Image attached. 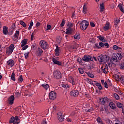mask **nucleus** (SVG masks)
Returning <instances> with one entry per match:
<instances>
[{"mask_svg": "<svg viewBox=\"0 0 124 124\" xmlns=\"http://www.w3.org/2000/svg\"><path fill=\"white\" fill-rule=\"evenodd\" d=\"M80 29L82 30V31H86L87 30V28L89 27V22L86 20H83L80 23Z\"/></svg>", "mask_w": 124, "mask_h": 124, "instance_id": "f257e3e1", "label": "nucleus"}, {"mask_svg": "<svg viewBox=\"0 0 124 124\" xmlns=\"http://www.w3.org/2000/svg\"><path fill=\"white\" fill-rule=\"evenodd\" d=\"M14 48H15V47L14 46V45H13V44H11L9 47H7L6 54L8 56H10V55H11V54H12V52L14 50Z\"/></svg>", "mask_w": 124, "mask_h": 124, "instance_id": "f03ea898", "label": "nucleus"}, {"mask_svg": "<svg viewBox=\"0 0 124 124\" xmlns=\"http://www.w3.org/2000/svg\"><path fill=\"white\" fill-rule=\"evenodd\" d=\"M39 45L41 46V48L43 49V50H45V49H48V48H49V44H48L47 42H45L43 40L40 41Z\"/></svg>", "mask_w": 124, "mask_h": 124, "instance_id": "7ed1b4c3", "label": "nucleus"}, {"mask_svg": "<svg viewBox=\"0 0 124 124\" xmlns=\"http://www.w3.org/2000/svg\"><path fill=\"white\" fill-rule=\"evenodd\" d=\"M82 61L84 62H93V58L92 56L89 55H85L82 57Z\"/></svg>", "mask_w": 124, "mask_h": 124, "instance_id": "20e7f679", "label": "nucleus"}, {"mask_svg": "<svg viewBox=\"0 0 124 124\" xmlns=\"http://www.w3.org/2000/svg\"><path fill=\"white\" fill-rule=\"evenodd\" d=\"M99 102L101 105H104L106 102H110V99H109L107 97L101 98L99 99Z\"/></svg>", "mask_w": 124, "mask_h": 124, "instance_id": "39448f33", "label": "nucleus"}, {"mask_svg": "<svg viewBox=\"0 0 124 124\" xmlns=\"http://www.w3.org/2000/svg\"><path fill=\"white\" fill-rule=\"evenodd\" d=\"M53 75L54 76V78L57 79H61L62 76V73L59 71H56L55 72H54Z\"/></svg>", "mask_w": 124, "mask_h": 124, "instance_id": "423d86ee", "label": "nucleus"}, {"mask_svg": "<svg viewBox=\"0 0 124 124\" xmlns=\"http://www.w3.org/2000/svg\"><path fill=\"white\" fill-rule=\"evenodd\" d=\"M79 91L77 90H72L70 92L71 96H73L74 97H77L79 95Z\"/></svg>", "mask_w": 124, "mask_h": 124, "instance_id": "0eeeda50", "label": "nucleus"}, {"mask_svg": "<svg viewBox=\"0 0 124 124\" xmlns=\"http://www.w3.org/2000/svg\"><path fill=\"white\" fill-rule=\"evenodd\" d=\"M19 34H20L19 31H16L15 34L12 36V39L14 41H17L19 39Z\"/></svg>", "mask_w": 124, "mask_h": 124, "instance_id": "6e6552de", "label": "nucleus"}, {"mask_svg": "<svg viewBox=\"0 0 124 124\" xmlns=\"http://www.w3.org/2000/svg\"><path fill=\"white\" fill-rule=\"evenodd\" d=\"M56 96H57V93L54 91H51L49 93V99H51V100H55Z\"/></svg>", "mask_w": 124, "mask_h": 124, "instance_id": "1a4fd4ad", "label": "nucleus"}, {"mask_svg": "<svg viewBox=\"0 0 124 124\" xmlns=\"http://www.w3.org/2000/svg\"><path fill=\"white\" fill-rule=\"evenodd\" d=\"M58 119L60 122H63L64 121V116L62 114V112H60L57 114Z\"/></svg>", "mask_w": 124, "mask_h": 124, "instance_id": "9d476101", "label": "nucleus"}, {"mask_svg": "<svg viewBox=\"0 0 124 124\" xmlns=\"http://www.w3.org/2000/svg\"><path fill=\"white\" fill-rule=\"evenodd\" d=\"M108 65H107V64H103L101 67V70H102L103 73H105V74H106L107 73H108Z\"/></svg>", "mask_w": 124, "mask_h": 124, "instance_id": "9b49d317", "label": "nucleus"}, {"mask_svg": "<svg viewBox=\"0 0 124 124\" xmlns=\"http://www.w3.org/2000/svg\"><path fill=\"white\" fill-rule=\"evenodd\" d=\"M77 49H78V46H77L76 44H74L73 45L70 46L69 51L72 52H73V50H77Z\"/></svg>", "mask_w": 124, "mask_h": 124, "instance_id": "f8f14e48", "label": "nucleus"}, {"mask_svg": "<svg viewBox=\"0 0 124 124\" xmlns=\"http://www.w3.org/2000/svg\"><path fill=\"white\" fill-rule=\"evenodd\" d=\"M68 80H69V82L71 84H72V86H74L77 84V83H76V82H75V81L74 80V78H73V77L71 76H69Z\"/></svg>", "mask_w": 124, "mask_h": 124, "instance_id": "ddd939ff", "label": "nucleus"}, {"mask_svg": "<svg viewBox=\"0 0 124 124\" xmlns=\"http://www.w3.org/2000/svg\"><path fill=\"white\" fill-rule=\"evenodd\" d=\"M118 56L117 54L114 55L112 56V57L110 59V62L112 63H114V62H118V58H117Z\"/></svg>", "mask_w": 124, "mask_h": 124, "instance_id": "4468645a", "label": "nucleus"}, {"mask_svg": "<svg viewBox=\"0 0 124 124\" xmlns=\"http://www.w3.org/2000/svg\"><path fill=\"white\" fill-rule=\"evenodd\" d=\"M15 63V62H14V60L12 59H10L7 61V65H8V66H10V67H13V66H14Z\"/></svg>", "mask_w": 124, "mask_h": 124, "instance_id": "2eb2a0df", "label": "nucleus"}, {"mask_svg": "<svg viewBox=\"0 0 124 124\" xmlns=\"http://www.w3.org/2000/svg\"><path fill=\"white\" fill-rule=\"evenodd\" d=\"M14 99H15V98L14 97V95L10 96L8 99L9 104H10V105H12V104H13L14 102Z\"/></svg>", "mask_w": 124, "mask_h": 124, "instance_id": "dca6fc26", "label": "nucleus"}, {"mask_svg": "<svg viewBox=\"0 0 124 124\" xmlns=\"http://www.w3.org/2000/svg\"><path fill=\"white\" fill-rule=\"evenodd\" d=\"M42 53H43V50L40 47H38L37 50H36V55L38 57H41Z\"/></svg>", "mask_w": 124, "mask_h": 124, "instance_id": "f3484780", "label": "nucleus"}, {"mask_svg": "<svg viewBox=\"0 0 124 124\" xmlns=\"http://www.w3.org/2000/svg\"><path fill=\"white\" fill-rule=\"evenodd\" d=\"M52 62H53L54 64H57L59 66H62V62L57 60L55 58L52 59Z\"/></svg>", "mask_w": 124, "mask_h": 124, "instance_id": "a211bd4d", "label": "nucleus"}, {"mask_svg": "<svg viewBox=\"0 0 124 124\" xmlns=\"http://www.w3.org/2000/svg\"><path fill=\"white\" fill-rule=\"evenodd\" d=\"M109 107L112 109V110H115L117 109V106H116V104L114 103L113 102H110L109 103Z\"/></svg>", "mask_w": 124, "mask_h": 124, "instance_id": "6ab92c4d", "label": "nucleus"}, {"mask_svg": "<svg viewBox=\"0 0 124 124\" xmlns=\"http://www.w3.org/2000/svg\"><path fill=\"white\" fill-rule=\"evenodd\" d=\"M3 33L4 35L8 34V27L5 26L3 27Z\"/></svg>", "mask_w": 124, "mask_h": 124, "instance_id": "aec40b11", "label": "nucleus"}, {"mask_svg": "<svg viewBox=\"0 0 124 124\" xmlns=\"http://www.w3.org/2000/svg\"><path fill=\"white\" fill-rule=\"evenodd\" d=\"M110 26H111V24H109V22H107L103 28V30H104V31L110 30V29H111V27H110Z\"/></svg>", "mask_w": 124, "mask_h": 124, "instance_id": "412c9836", "label": "nucleus"}, {"mask_svg": "<svg viewBox=\"0 0 124 124\" xmlns=\"http://www.w3.org/2000/svg\"><path fill=\"white\" fill-rule=\"evenodd\" d=\"M56 48L55 50V55L56 57H58V56L60 55V47H59V46L58 45L56 46Z\"/></svg>", "mask_w": 124, "mask_h": 124, "instance_id": "4be33fe9", "label": "nucleus"}, {"mask_svg": "<svg viewBox=\"0 0 124 124\" xmlns=\"http://www.w3.org/2000/svg\"><path fill=\"white\" fill-rule=\"evenodd\" d=\"M104 58V55L101 54L100 56H98L97 59L99 62H105Z\"/></svg>", "mask_w": 124, "mask_h": 124, "instance_id": "5701e85b", "label": "nucleus"}, {"mask_svg": "<svg viewBox=\"0 0 124 124\" xmlns=\"http://www.w3.org/2000/svg\"><path fill=\"white\" fill-rule=\"evenodd\" d=\"M66 34H67L68 35H71V34H72V28H68L66 30Z\"/></svg>", "mask_w": 124, "mask_h": 124, "instance_id": "b1692460", "label": "nucleus"}, {"mask_svg": "<svg viewBox=\"0 0 124 124\" xmlns=\"http://www.w3.org/2000/svg\"><path fill=\"white\" fill-rule=\"evenodd\" d=\"M23 81H24V79H23V76L22 75H20L19 76V77L18 78L17 83L18 84H20L21 83H22Z\"/></svg>", "mask_w": 124, "mask_h": 124, "instance_id": "393cba45", "label": "nucleus"}, {"mask_svg": "<svg viewBox=\"0 0 124 124\" xmlns=\"http://www.w3.org/2000/svg\"><path fill=\"white\" fill-rule=\"evenodd\" d=\"M119 68L121 70H124V60L119 64Z\"/></svg>", "mask_w": 124, "mask_h": 124, "instance_id": "a878e982", "label": "nucleus"}, {"mask_svg": "<svg viewBox=\"0 0 124 124\" xmlns=\"http://www.w3.org/2000/svg\"><path fill=\"white\" fill-rule=\"evenodd\" d=\"M28 42V39H24L21 41V47H23V46H25L27 44V43Z\"/></svg>", "mask_w": 124, "mask_h": 124, "instance_id": "bb28decb", "label": "nucleus"}, {"mask_svg": "<svg viewBox=\"0 0 124 124\" xmlns=\"http://www.w3.org/2000/svg\"><path fill=\"white\" fill-rule=\"evenodd\" d=\"M112 48H113V50H119V52H121V51H122V48L116 45H113Z\"/></svg>", "mask_w": 124, "mask_h": 124, "instance_id": "cd10ccee", "label": "nucleus"}, {"mask_svg": "<svg viewBox=\"0 0 124 124\" xmlns=\"http://www.w3.org/2000/svg\"><path fill=\"white\" fill-rule=\"evenodd\" d=\"M104 59L105 60L104 62H108L110 61V56H107L106 55H104Z\"/></svg>", "mask_w": 124, "mask_h": 124, "instance_id": "c85d7f7f", "label": "nucleus"}, {"mask_svg": "<svg viewBox=\"0 0 124 124\" xmlns=\"http://www.w3.org/2000/svg\"><path fill=\"white\" fill-rule=\"evenodd\" d=\"M41 87H43V88H44L45 90H47L50 87V86L48 84H42Z\"/></svg>", "mask_w": 124, "mask_h": 124, "instance_id": "c756f323", "label": "nucleus"}, {"mask_svg": "<svg viewBox=\"0 0 124 124\" xmlns=\"http://www.w3.org/2000/svg\"><path fill=\"white\" fill-rule=\"evenodd\" d=\"M11 79L14 81H16V78H15V73L14 72H13L12 73V75L11 76Z\"/></svg>", "mask_w": 124, "mask_h": 124, "instance_id": "7c9ffc66", "label": "nucleus"}, {"mask_svg": "<svg viewBox=\"0 0 124 124\" xmlns=\"http://www.w3.org/2000/svg\"><path fill=\"white\" fill-rule=\"evenodd\" d=\"M100 9L101 12H103L104 11V9H105V8H104V3H102V4H100Z\"/></svg>", "mask_w": 124, "mask_h": 124, "instance_id": "2f4dec72", "label": "nucleus"}, {"mask_svg": "<svg viewBox=\"0 0 124 124\" xmlns=\"http://www.w3.org/2000/svg\"><path fill=\"white\" fill-rule=\"evenodd\" d=\"M87 11H88V9L87 8V6H86V4H85L83 6V13H84V14H86Z\"/></svg>", "mask_w": 124, "mask_h": 124, "instance_id": "473e14b6", "label": "nucleus"}, {"mask_svg": "<svg viewBox=\"0 0 124 124\" xmlns=\"http://www.w3.org/2000/svg\"><path fill=\"white\" fill-rule=\"evenodd\" d=\"M116 105L118 108H121L122 109L124 108V105L120 102L117 103Z\"/></svg>", "mask_w": 124, "mask_h": 124, "instance_id": "72a5a7b5", "label": "nucleus"}, {"mask_svg": "<svg viewBox=\"0 0 124 124\" xmlns=\"http://www.w3.org/2000/svg\"><path fill=\"white\" fill-rule=\"evenodd\" d=\"M117 60L120 61L123 59V55H122V53H117Z\"/></svg>", "mask_w": 124, "mask_h": 124, "instance_id": "f704fd0d", "label": "nucleus"}, {"mask_svg": "<svg viewBox=\"0 0 124 124\" xmlns=\"http://www.w3.org/2000/svg\"><path fill=\"white\" fill-rule=\"evenodd\" d=\"M97 38H98V39H99V40H100V41H104V40H105V39H104V37H103V36H97Z\"/></svg>", "mask_w": 124, "mask_h": 124, "instance_id": "c9c22d12", "label": "nucleus"}, {"mask_svg": "<svg viewBox=\"0 0 124 124\" xmlns=\"http://www.w3.org/2000/svg\"><path fill=\"white\" fill-rule=\"evenodd\" d=\"M95 85L97 86V87H98L99 90H103V87H102L101 84L100 83H95Z\"/></svg>", "mask_w": 124, "mask_h": 124, "instance_id": "e433bc0d", "label": "nucleus"}, {"mask_svg": "<svg viewBox=\"0 0 124 124\" xmlns=\"http://www.w3.org/2000/svg\"><path fill=\"white\" fill-rule=\"evenodd\" d=\"M74 38L75 39L79 40L81 38V35L80 34H78V35L76 34L74 35Z\"/></svg>", "mask_w": 124, "mask_h": 124, "instance_id": "4c0bfd02", "label": "nucleus"}, {"mask_svg": "<svg viewBox=\"0 0 124 124\" xmlns=\"http://www.w3.org/2000/svg\"><path fill=\"white\" fill-rule=\"evenodd\" d=\"M15 121V117H14V116H12L10 119L9 123H10V124H12V123H13Z\"/></svg>", "mask_w": 124, "mask_h": 124, "instance_id": "58836bf2", "label": "nucleus"}, {"mask_svg": "<svg viewBox=\"0 0 124 124\" xmlns=\"http://www.w3.org/2000/svg\"><path fill=\"white\" fill-rule=\"evenodd\" d=\"M114 77V79H115V80H116V81H119V79H120V76H119L118 74H114L113 75Z\"/></svg>", "mask_w": 124, "mask_h": 124, "instance_id": "ea45409f", "label": "nucleus"}, {"mask_svg": "<svg viewBox=\"0 0 124 124\" xmlns=\"http://www.w3.org/2000/svg\"><path fill=\"white\" fill-rule=\"evenodd\" d=\"M118 82H123L124 83V76H121L119 79Z\"/></svg>", "mask_w": 124, "mask_h": 124, "instance_id": "a19ab883", "label": "nucleus"}, {"mask_svg": "<svg viewBox=\"0 0 124 124\" xmlns=\"http://www.w3.org/2000/svg\"><path fill=\"white\" fill-rule=\"evenodd\" d=\"M97 122L98 123V124H103V121H102V119L100 117H98L97 119Z\"/></svg>", "mask_w": 124, "mask_h": 124, "instance_id": "79ce46f5", "label": "nucleus"}, {"mask_svg": "<svg viewBox=\"0 0 124 124\" xmlns=\"http://www.w3.org/2000/svg\"><path fill=\"white\" fill-rule=\"evenodd\" d=\"M15 97H20L21 96V93L20 92H16L15 93Z\"/></svg>", "mask_w": 124, "mask_h": 124, "instance_id": "37998d69", "label": "nucleus"}, {"mask_svg": "<svg viewBox=\"0 0 124 124\" xmlns=\"http://www.w3.org/2000/svg\"><path fill=\"white\" fill-rule=\"evenodd\" d=\"M118 7L120 10L122 12H124V7H123V6H122V4H119L118 5Z\"/></svg>", "mask_w": 124, "mask_h": 124, "instance_id": "c03bdc74", "label": "nucleus"}, {"mask_svg": "<svg viewBox=\"0 0 124 124\" xmlns=\"http://www.w3.org/2000/svg\"><path fill=\"white\" fill-rule=\"evenodd\" d=\"M77 60L78 61V62L79 64H80V65L83 64V62H82V58L79 57L77 59Z\"/></svg>", "mask_w": 124, "mask_h": 124, "instance_id": "a18cd8bd", "label": "nucleus"}, {"mask_svg": "<svg viewBox=\"0 0 124 124\" xmlns=\"http://www.w3.org/2000/svg\"><path fill=\"white\" fill-rule=\"evenodd\" d=\"M89 42L91 43H95V40L93 38H90L89 40Z\"/></svg>", "mask_w": 124, "mask_h": 124, "instance_id": "49530a36", "label": "nucleus"}, {"mask_svg": "<svg viewBox=\"0 0 124 124\" xmlns=\"http://www.w3.org/2000/svg\"><path fill=\"white\" fill-rule=\"evenodd\" d=\"M94 49H101V47H99L98 43H96L95 46H93Z\"/></svg>", "mask_w": 124, "mask_h": 124, "instance_id": "de8ad7c7", "label": "nucleus"}, {"mask_svg": "<svg viewBox=\"0 0 124 124\" xmlns=\"http://www.w3.org/2000/svg\"><path fill=\"white\" fill-rule=\"evenodd\" d=\"M88 76H89V77H91V78H93L94 77V76L93 75V74L90 73V72H88L86 73Z\"/></svg>", "mask_w": 124, "mask_h": 124, "instance_id": "09e8293b", "label": "nucleus"}, {"mask_svg": "<svg viewBox=\"0 0 124 124\" xmlns=\"http://www.w3.org/2000/svg\"><path fill=\"white\" fill-rule=\"evenodd\" d=\"M20 24L24 27V28H26L27 27V24L24 22L23 21H20Z\"/></svg>", "mask_w": 124, "mask_h": 124, "instance_id": "8fccbe9b", "label": "nucleus"}, {"mask_svg": "<svg viewBox=\"0 0 124 124\" xmlns=\"http://www.w3.org/2000/svg\"><path fill=\"white\" fill-rule=\"evenodd\" d=\"M78 70L80 74H84V70L82 68H78Z\"/></svg>", "mask_w": 124, "mask_h": 124, "instance_id": "3c124183", "label": "nucleus"}, {"mask_svg": "<svg viewBox=\"0 0 124 124\" xmlns=\"http://www.w3.org/2000/svg\"><path fill=\"white\" fill-rule=\"evenodd\" d=\"M32 48H33L34 50H35V49L37 48V44H36V43H34V44H33L32 45Z\"/></svg>", "mask_w": 124, "mask_h": 124, "instance_id": "603ef678", "label": "nucleus"}, {"mask_svg": "<svg viewBox=\"0 0 124 124\" xmlns=\"http://www.w3.org/2000/svg\"><path fill=\"white\" fill-rule=\"evenodd\" d=\"M61 40H62V38H61L60 37L56 39L57 43H58V44H60V43H61Z\"/></svg>", "mask_w": 124, "mask_h": 124, "instance_id": "864d4df0", "label": "nucleus"}, {"mask_svg": "<svg viewBox=\"0 0 124 124\" xmlns=\"http://www.w3.org/2000/svg\"><path fill=\"white\" fill-rule=\"evenodd\" d=\"M41 124H47V120L46 119V118H44L41 123Z\"/></svg>", "mask_w": 124, "mask_h": 124, "instance_id": "5fc2aeb1", "label": "nucleus"}, {"mask_svg": "<svg viewBox=\"0 0 124 124\" xmlns=\"http://www.w3.org/2000/svg\"><path fill=\"white\" fill-rule=\"evenodd\" d=\"M114 97H115L116 100H119V99H120V96H119V95L117 93L114 94Z\"/></svg>", "mask_w": 124, "mask_h": 124, "instance_id": "6e6d98bb", "label": "nucleus"}, {"mask_svg": "<svg viewBox=\"0 0 124 124\" xmlns=\"http://www.w3.org/2000/svg\"><path fill=\"white\" fill-rule=\"evenodd\" d=\"M65 24V20H63L60 24V27H63Z\"/></svg>", "mask_w": 124, "mask_h": 124, "instance_id": "4d7b16f0", "label": "nucleus"}, {"mask_svg": "<svg viewBox=\"0 0 124 124\" xmlns=\"http://www.w3.org/2000/svg\"><path fill=\"white\" fill-rule=\"evenodd\" d=\"M28 47H29V46L28 45L24 46L22 47L23 51H25V50H27V49H28Z\"/></svg>", "mask_w": 124, "mask_h": 124, "instance_id": "13d9d810", "label": "nucleus"}, {"mask_svg": "<svg viewBox=\"0 0 124 124\" xmlns=\"http://www.w3.org/2000/svg\"><path fill=\"white\" fill-rule=\"evenodd\" d=\"M67 26H69L68 28H72V27H73V24L71 22H68L67 24Z\"/></svg>", "mask_w": 124, "mask_h": 124, "instance_id": "bf43d9fd", "label": "nucleus"}, {"mask_svg": "<svg viewBox=\"0 0 124 124\" xmlns=\"http://www.w3.org/2000/svg\"><path fill=\"white\" fill-rule=\"evenodd\" d=\"M15 110L16 112H21V107H19V108H15Z\"/></svg>", "mask_w": 124, "mask_h": 124, "instance_id": "052dcab7", "label": "nucleus"}, {"mask_svg": "<svg viewBox=\"0 0 124 124\" xmlns=\"http://www.w3.org/2000/svg\"><path fill=\"white\" fill-rule=\"evenodd\" d=\"M90 26L92 27V28H94V27H95V24H94L93 22H90Z\"/></svg>", "mask_w": 124, "mask_h": 124, "instance_id": "680f3d73", "label": "nucleus"}, {"mask_svg": "<svg viewBox=\"0 0 124 124\" xmlns=\"http://www.w3.org/2000/svg\"><path fill=\"white\" fill-rule=\"evenodd\" d=\"M104 86L105 87V88H106V89L109 88V85H108V84H107V82H106V81H105L104 82Z\"/></svg>", "mask_w": 124, "mask_h": 124, "instance_id": "e2e57ef3", "label": "nucleus"}, {"mask_svg": "<svg viewBox=\"0 0 124 124\" xmlns=\"http://www.w3.org/2000/svg\"><path fill=\"white\" fill-rule=\"evenodd\" d=\"M120 23V20H118L117 19L115 20L114 25L115 26H117L118 24Z\"/></svg>", "mask_w": 124, "mask_h": 124, "instance_id": "0e129e2a", "label": "nucleus"}, {"mask_svg": "<svg viewBox=\"0 0 124 124\" xmlns=\"http://www.w3.org/2000/svg\"><path fill=\"white\" fill-rule=\"evenodd\" d=\"M51 28H52V26H51V25L48 24L46 27L47 31H49V30H50Z\"/></svg>", "mask_w": 124, "mask_h": 124, "instance_id": "69168bd1", "label": "nucleus"}, {"mask_svg": "<svg viewBox=\"0 0 124 124\" xmlns=\"http://www.w3.org/2000/svg\"><path fill=\"white\" fill-rule=\"evenodd\" d=\"M93 110H94L93 108L91 107L90 109H88L87 110V112H88V113H90V112H93Z\"/></svg>", "mask_w": 124, "mask_h": 124, "instance_id": "338daca9", "label": "nucleus"}, {"mask_svg": "<svg viewBox=\"0 0 124 124\" xmlns=\"http://www.w3.org/2000/svg\"><path fill=\"white\" fill-rule=\"evenodd\" d=\"M104 46H107V48H110V45H109V44L107 43H105L104 44Z\"/></svg>", "mask_w": 124, "mask_h": 124, "instance_id": "774afa93", "label": "nucleus"}]
</instances>
